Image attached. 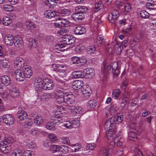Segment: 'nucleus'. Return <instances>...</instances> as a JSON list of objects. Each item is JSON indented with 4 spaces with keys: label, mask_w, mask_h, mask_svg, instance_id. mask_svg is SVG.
Listing matches in <instances>:
<instances>
[{
    "label": "nucleus",
    "mask_w": 156,
    "mask_h": 156,
    "mask_svg": "<svg viewBox=\"0 0 156 156\" xmlns=\"http://www.w3.org/2000/svg\"><path fill=\"white\" fill-rule=\"evenodd\" d=\"M33 123L32 122V121L31 119H27L25 122V126H27H27H31Z\"/></svg>",
    "instance_id": "nucleus-56"
},
{
    "label": "nucleus",
    "mask_w": 156,
    "mask_h": 156,
    "mask_svg": "<svg viewBox=\"0 0 156 156\" xmlns=\"http://www.w3.org/2000/svg\"><path fill=\"white\" fill-rule=\"evenodd\" d=\"M83 81L78 80L74 81L73 83L72 87L74 90H78L81 89L83 86Z\"/></svg>",
    "instance_id": "nucleus-19"
},
{
    "label": "nucleus",
    "mask_w": 156,
    "mask_h": 156,
    "mask_svg": "<svg viewBox=\"0 0 156 156\" xmlns=\"http://www.w3.org/2000/svg\"><path fill=\"white\" fill-rule=\"evenodd\" d=\"M61 17H58L55 20V22L54 23V26L55 27H58L60 26V23H59L61 22Z\"/></svg>",
    "instance_id": "nucleus-49"
},
{
    "label": "nucleus",
    "mask_w": 156,
    "mask_h": 156,
    "mask_svg": "<svg viewBox=\"0 0 156 156\" xmlns=\"http://www.w3.org/2000/svg\"><path fill=\"white\" fill-rule=\"evenodd\" d=\"M93 70L92 68H86L84 71V77L86 78H91L94 75Z\"/></svg>",
    "instance_id": "nucleus-18"
},
{
    "label": "nucleus",
    "mask_w": 156,
    "mask_h": 156,
    "mask_svg": "<svg viewBox=\"0 0 156 156\" xmlns=\"http://www.w3.org/2000/svg\"><path fill=\"white\" fill-rule=\"evenodd\" d=\"M24 60L20 57L17 58L14 62V66L16 68H20L24 66Z\"/></svg>",
    "instance_id": "nucleus-13"
},
{
    "label": "nucleus",
    "mask_w": 156,
    "mask_h": 156,
    "mask_svg": "<svg viewBox=\"0 0 156 156\" xmlns=\"http://www.w3.org/2000/svg\"><path fill=\"white\" fill-rule=\"evenodd\" d=\"M3 122L9 125H12L14 123V119L13 116L10 114H6L2 116Z\"/></svg>",
    "instance_id": "nucleus-6"
},
{
    "label": "nucleus",
    "mask_w": 156,
    "mask_h": 156,
    "mask_svg": "<svg viewBox=\"0 0 156 156\" xmlns=\"http://www.w3.org/2000/svg\"><path fill=\"white\" fill-rule=\"evenodd\" d=\"M148 2L146 3V6L148 9L155 10L156 4L154 2L151 0H149Z\"/></svg>",
    "instance_id": "nucleus-27"
},
{
    "label": "nucleus",
    "mask_w": 156,
    "mask_h": 156,
    "mask_svg": "<svg viewBox=\"0 0 156 156\" xmlns=\"http://www.w3.org/2000/svg\"><path fill=\"white\" fill-rule=\"evenodd\" d=\"M59 23H60V26H59V28L64 27H66L68 26L70 22L67 20H66L65 19H63L61 18V22Z\"/></svg>",
    "instance_id": "nucleus-26"
},
{
    "label": "nucleus",
    "mask_w": 156,
    "mask_h": 156,
    "mask_svg": "<svg viewBox=\"0 0 156 156\" xmlns=\"http://www.w3.org/2000/svg\"><path fill=\"white\" fill-rule=\"evenodd\" d=\"M56 92L59 94L65 95L69 91V88L65 84L62 83V85L58 84L56 88Z\"/></svg>",
    "instance_id": "nucleus-4"
},
{
    "label": "nucleus",
    "mask_w": 156,
    "mask_h": 156,
    "mask_svg": "<svg viewBox=\"0 0 156 156\" xmlns=\"http://www.w3.org/2000/svg\"><path fill=\"white\" fill-rule=\"evenodd\" d=\"M123 151L122 149L118 150L115 153L116 156H121L123 154Z\"/></svg>",
    "instance_id": "nucleus-64"
},
{
    "label": "nucleus",
    "mask_w": 156,
    "mask_h": 156,
    "mask_svg": "<svg viewBox=\"0 0 156 156\" xmlns=\"http://www.w3.org/2000/svg\"><path fill=\"white\" fill-rule=\"evenodd\" d=\"M2 22L4 26H8L12 23V21L9 17L5 16L3 18Z\"/></svg>",
    "instance_id": "nucleus-28"
},
{
    "label": "nucleus",
    "mask_w": 156,
    "mask_h": 156,
    "mask_svg": "<svg viewBox=\"0 0 156 156\" xmlns=\"http://www.w3.org/2000/svg\"><path fill=\"white\" fill-rule=\"evenodd\" d=\"M88 104L90 107L91 108L94 107L97 105V103L95 101L93 100L90 101L88 102Z\"/></svg>",
    "instance_id": "nucleus-48"
},
{
    "label": "nucleus",
    "mask_w": 156,
    "mask_h": 156,
    "mask_svg": "<svg viewBox=\"0 0 156 156\" xmlns=\"http://www.w3.org/2000/svg\"><path fill=\"white\" fill-rule=\"evenodd\" d=\"M50 149L51 151H53V152L57 151L60 152V146L55 145H51L50 147Z\"/></svg>",
    "instance_id": "nucleus-39"
},
{
    "label": "nucleus",
    "mask_w": 156,
    "mask_h": 156,
    "mask_svg": "<svg viewBox=\"0 0 156 156\" xmlns=\"http://www.w3.org/2000/svg\"><path fill=\"white\" fill-rule=\"evenodd\" d=\"M0 80L2 83L6 86H9L11 82L9 77L7 75H3L1 76Z\"/></svg>",
    "instance_id": "nucleus-14"
},
{
    "label": "nucleus",
    "mask_w": 156,
    "mask_h": 156,
    "mask_svg": "<svg viewBox=\"0 0 156 156\" xmlns=\"http://www.w3.org/2000/svg\"><path fill=\"white\" fill-rule=\"evenodd\" d=\"M75 12L83 14L87 12L88 9L85 6H78L75 8Z\"/></svg>",
    "instance_id": "nucleus-20"
},
{
    "label": "nucleus",
    "mask_w": 156,
    "mask_h": 156,
    "mask_svg": "<svg viewBox=\"0 0 156 156\" xmlns=\"http://www.w3.org/2000/svg\"><path fill=\"white\" fill-rule=\"evenodd\" d=\"M25 23L27 28L29 29L33 30L35 27V25L31 21H27Z\"/></svg>",
    "instance_id": "nucleus-33"
},
{
    "label": "nucleus",
    "mask_w": 156,
    "mask_h": 156,
    "mask_svg": "<svg viewBox=\"0 0 156 156\" xmlns=\"http://www.w3.org/2000/svg\"><path fill=\"white\" fill-rule=\"evenodd\" d=\"M63 118V116L61 114H56V115H55L54 117L52 118V119H51V124L58 125L60 123H62V121Z\"/></svg>",
    "instance_id": "nucleus-8"
},
{
    "label": "nucleus",
    "mask_w": 156,
    "mask_h": 156,
    "mask_svg": "<svg viewBox=\"0 0 156 156\" xmlns=\"http://www.w3.org/2000/svg\"><path fill=\"white\" fill-rule=\"evenodd\" d=\"M23 156H32V154L30 151H27L24 152Z\"/></svg>",
    "instance_id": "nucleus-62"
},
{
    "label": "nucleus",
    "mask_w": 156,
    "mask_h": 156,
    "mask_svg": "<svg viewBox=\"0 0 156 156\" xmlns=\"http://www.w3.org/2000/svg\"><path fill=\"white\" fill-rule=\"evenodd\" d=\"M81 90L83 94L85 96H90V94H91L92 92L90 88L87 87L85 86H83L81 88Z\"/></svg>",
    "instance_id": "nucleus-22"
},
{
    "label": "nucleus",
    "mask_w": 156,
    "mask_h": 156,
    "mask_svg": "<svg viewBox=\"0 0 156 156\" xmlns=\"http://www.w3.org/2000/svg\"><path fill=\"white\" fill-rule=\"evenodd\" d=\"M103 5L102 4L101 1H99L98 3H97L95 6L94 9L95 11L97 12L103 8Z\"/></svg>",
    "instance_id": "nucleus-36"
},
{
    "label": "nucleus",
    "mask_w": 156,
    "mask_h": 156,
    "mask_svg": "<svg viewBox=\"0 0 156 156\" xmlns=\"http://www.w3.org/2000/svg\"><path fill=\"white\" fill-rule=\"evenodd\" d=\"M3 8L4 10L9 12L12 11L13 9V8L12 5L8 4L4 5Z\"/></svg>",
    "instance_id": "nucleus-46"
},
{
    "label": "nucleus",
    "mask_w": 156,
    "mask_h": 156,
    "mask_svg": "<svg viewBox=\"0 0 156 156\" xmlns=\"http://www.w3.org/2000/svg\"><path fill=\"white\" fill-rule=\"evenodd\" d=\"M140 15L141 17L146 19L149 17V14L145 10H142L140 12Z\"/></svg>",
    "instance_id": "nucleus-43"
},
{
    "label": "nucleus",
    "mask_w": 156,
    "mask_h": 156,
    "mask_svg": "<svg viewBox=\"0 0 156 156\" xmlns=\"http://www.w3.org/2000/svg\"><path fill=\"white\" fill-rule=\"evenodd\" d=\"M68 32L67 29L65 28H62L58 32V33L60 35H65V34L67 32Z\"/></svg>",
    "instance_id": "nucleus-51"
},
{
    "label": "nucleus",
    "mask_w": 156,
    "mask_h": 156,
    "mask_svg": "<svg viewBox=\"0 0 156 156\" xmlns=\"http://www.w3.org/2000/svg\"><path fill=\"white\" fill-rule=\"evenodd\" d=\"M95 147V144H88V145L87 146V147H88V149L92 150L94 149Z\"/></svg>",
    "instance_id": "nucleus-63"
},
{
    "label": "nucleus",
    "mask_w": 156,
    "mask_h": 156,
    "mask_svg": "<svg viewBox=\"0 0 156 156\" xmlns=\"http://www.w3.org/2000/svg\"><path fill=\"white\" fill-rule=\"evenodd\" d=\"M22 152L20 150H16V151H14L12 154L11 156H22Z\"/></svg>",
    "instance_id": "nucleus-47"
},
{
    "label": "nucleus",
    "mask_w": 156,
    "mask_h": 156,
    "mask_svg": "<svg viewBox=\"0 0 156 156\" xmlns=\"http://www.w3.org/2000/svg\"><path fill=\"white\" fill-rule=\"evenodd\" d=\"M67 128H70L73 127L72 122L69 121H66V123L64 125Z\"/></svg>",
    "instance_id": "nucleus-59"
},
{
    "label": "nucleus",
    "mask_w": 156,
    "mask_h": 156,
    "mask_svg": "<svg viewBox=\"0 0 156 156\" xmlns=\"http://www.w3.org/2000/svg\"><path fill=\"white\" fill-rule=\"evenodd\" d=\"M111 152L109 151V149L108 150V149L105 147H102L100 150V153L103 155V156H108Z\"/></svg>",
    "instance_id": "nucleus-32"
},
{
    "label": "nucleus",
    "mask_w": 156,
    "mask_h": 156,
    "mask_svg": "<svg viewBox=\"0 0 156 156\" xmlns=\"http://www.w3.org/2000/svg\"><path fill=\"white\" fill-rule=\"evenodd\" d=\"M72 63L79 64V63L80 58L77 57H73L72 58Z\"/></svg>",
    "instance_id": "nucleus-50"
},
{
    "label": "nucleus",
    "mask_w": 156,
    "mask_h": 156,
    "mask_svg": "<svg viewBox=\"0 0 156 156\" xmlns=\"http://www.w3.org/2000/svg\"><path fill=\"white\" fill-rule=\"evenodd\" d=\"M23 70L24 78L26 77L27 78H29L32 75V71L31 70V68L30 66H24L23 68Z\"/></svg>",
    "instance_id": "nucleus-11"
},
{
    "label": "nucleus",
    "mask_w": 156,
    "mask_h": 156,
    "mask_svg": "<svg viewBox=\"0 0 156 156\" xmlns=\"http://www.w3.org/2000/svg\"><path fill=\"white\" fill-rule=\"evenodd\" d=\"M44 83V80H43L40 78H36L34 83L36 90L40 91L42 89H43V86H44L43 84Z\"/></svg>",
    "instance_id": "nucleus-7"
},
{
    "label": "nucleus",
    "mask_w": 156,
    "mask_h": 156,
    "mask_svg": "<svg viewBox=\"0 0 156 156\" xmlns=\"http://www.w3.org/2000/svg\"><path fill=\"white\" fill-rule=\"evenodd\" d=\"M101 70L105 76H106L110 73H113L114 77H117L119 73L118 69V65L117 62H114L110 64L109 66H103Z\"/></svg>",
    "instance_id": "nucleus-2"
},
{
    "label": "nucleus",
    "mask_w": 156,
    "mask_h": 156,
    "mask_svg": "<svg viewBox=\"0 0 156 156\" xmlns=\"http://www.w3.org/2000/svg\"><path fill=\"white\" fill-rule=\"evenodd\" d=\"M72 124L73 127H76V126H78L79 125V122L74 119L72 121Z\"/></svg>",
    "instance_id": "nucleus-57"
},
{
    "label": "nucleus",
    "mask_w": 156,
    "mask_h": 156,
    "mask_svg": "<svg viewBox=\"0 0 156 156\" xmlns=\"http://www.w3.org/2000/svg\"><path fill=\"white\" fill-rule=\"evenodd\" d=\"M84 73L80 71L75 72L73 73V76L75 78H83L84 76Z\"/></svg>",
    "instance_id": "nucleus-31"
},
{
    "label": "nucleus",
    "mask_w": 156,
    "mask_h": 156,
    "mask_svg": "<svg viewBox=\"0 0 156 156\" xmlns=\"http://www.w3.org/2000/svg\"><path fill=\"white\" fill-rule=\"evenodd\" d=\"M136 130L134 129L133 131H130L128 133V136L129 137H131L132 138H136V134L135 132Z\"/></svg>",
    "instance_id": "nucleus-45"
},
{
    "label": "nucleus",
    "mask_w": 156,
    "mask_h": 156,
    "mask_svg": "<svg viewBox=\"0 0 156 156\" xmlns=\"http://www.w3.org/2000/svg\"><path fill=\"white\" fill-rule=\"evenodd\" d=\"M56 101L58 104H61L62 103L65 102L64 95L61 94L59 96L58 95L56 97Z\"/></svg>",
    "instance_id": "nucleus-34"
},
{
    "label": "nucleus",
    "mask_w": 156,
    "mask_h": 156,
    "mask_svg": "<svg viewBox=\"0 0 156 156\" xmlns=\"http://www.w3.org/2000/svg\"><path fill=\"white\" fill-rule=\"evenodd\" d=\"M122 115H118L116 116H113L107 120L105 122L104 127L106 130L116 129L115 126L116 122L118 123L121 122L123 118Z\"/></svg>",
    "instance_id": "nucleus-3"
},
{
    "label": "nucleus",
    "mask_w": 156,
    "mask_h": 156,
    "mask_svg": "<svg viewBox=\"0 0 156 156\" xmlns=\"http://www.w3.org/2000/svg\"><path fill=\"white\" fill-rule=\"evenodd\" d=\"M61 14L62 16H67L70 13L69 11L67 9H63L61 11Z\"/></svg>",
    "instance_id": "nucleus-53"
},
{
    "label": "nucleus",
    "mask_w": 156,
    "mask_h": 156,
    "mask_svg": "<svg viewBox=\"0 0 156 156\" xmlns=\"http://www.w3.org/2000/svg\"><path fill=\"white\" fill-rule=\"evenodd\" d=\"M28 46L31 48H35L37 46V44L34 39H29L28 40Z\"/></svg>",
    "instance_id": "nucleus-29"
},
{
    "label": "nucleus",
    "mask_w": 156,
    "mask_h": 156,
    "mask_svg": "<svg viewBox=\"0 0 156 156\" xmlns=\"http://www.w3.org/2000/svg\"><path fill=\"white\" fill-rule=\"evenodd\" d=\"M49 139L53 142L56 141L57 140L56 136L54 134H51L48 135Z\"/></svg>",
    "instance_id": "nucleus-52"
},
{
    "label": "nucleus",
    "mask_w": 156,
    "mask_h": 156,
    "mask_svg": "<svg viewBox=\"0 0 156 156\" xmlns=\"http://www.w3.org/2000/svg\"><path fill=\"white\" fill-rule=\"evenodd\" d=\"M71 17L75 21H80L83 20L85 16L84 15L76 12L75 13L72 14Z\"/></svg>",
    "instance_id": "nucleus-15"
},
{
    "label": "nucleus",
    "mask_w": 156,
    "mask_h": 156,
    "mask_svg": "<svg viewBox=\"0 0 156 156\" xmlns=\"http://www.w3.org/2000/svg\"><path fill=\"white\" fill-rule=\"evenodd\" d=\"M62 41L63 43L66 44H71L75 42V38L71 35H65L62 38Z\"/></svg>",
    "instance_id": "nucleus-5"
},
{
    "label": "nucleus",
    "mask_w": 156,
    "mask_h": 156,
    "mask_svg": "<svg viewBox=\"0 0 156 156\" xmlns=\"http://www.w3.org/2000/svg\"><path fill=\"white\" fill-rule=\"evenodd\" d=\"M11 93V96L14 97H17L19 95V91L16 88H13Z\"/></svg>",
    "instance_id": "nucleus-41"
},
{
    "label": "nucleus",
    "mask_w": 156,
    "mask_h": 156,
    "mask_svg": "<svg viewBox=\"0 0 156 156\" xmlns=\"http://www.w3.org/2000/svg\"><path fill=\"white\" fill-rule=\"evenodd\" d=\"M118 16L112 15V14H109L108 16V19L110 22L113 23L116 20Z\"/></svg>",
    "instance_id": "nucleus-35"
},
{
    "label": "nucleus",
    "mask_w": 156,
    "mask_h": 156,
    "mask_svg": "<svg viewBox=\"0 0 156 156\" xmlns=\"http://www.w3.org/2000/svg\"><path fill=\"white\" fill-rule=\"evenodd\" d=\"M14 39L12 35L8 34L5 37L4 41L7 46H11L14 43Z\"/></svg>",
    "instance_id": "nucleus-10"
},
{
    "label": "nucleus",
    "mask_w": 156,
    "mask_h": 156,
    "mask_svg": "<svg viewBox=\"0 0 156 156\" xmlns=\"http://www.w3.org/2000/svg\"><path fill=\"white\" fill-rule=\"evenodd\" d=\"M44 15L45 18L48 19L53 17L56 18H56L58 17L57 15H56L55 12H53L50 10L45 11L44 13Z\"/></svg>",
    "instance_id": "nucleus-21"
},
{
    "label": "nucleus",
    "mask_w": 156,
    "mask_h": 156,
    "mask_svg": "<svg viewBox=\"0 0 156 156\" xmlns=\"http://www.w3.org/2000/svg\"><path fill=\"white\" fill-rule=\"evenodd\" d=\"M10 142L9 140H7L6 139H5L4 141L1 142L0 143V148H1V149L2 150V149H4L5 148V150L6 147L7 146L6 144L9 143Z\"/></svg>",
    "instance_id": "nucleus-37"
},
{
    "label": "nucleus",
    "mask_w": 156,
    "mask_h": 156,
    "mask_svg": "<svg viewBox=\"0 0 156 156\" xmlns=\"http://www.w3.org/2000/svg\"><path fill=\"white\" fill-rule=\"evenodd\" d=\"M16 79L19 81H23L24 79V75H22L21 69H18L15 70V72Z\"/></svg>",
    "instance_id": "nucleus-17"
},
{
    "label": "nucleus",
    "mask_w": 156,
    "mask_h": 156,
    "mask_svg": "<svg viewBox=\"0 0 156 156\" xmlns=\"http://www.w3.org/2000/svg\"><path fill=\"white\" fill-rule=\"evenodd\" d=\"M120 91L119 89L115 90L112 92V97L115 99H117L119 96Z\"/></svg>",
    "instance_id": "nucleus-44"
},
{
    "label": "nucleus",
    "mask_w": 156,
    "mask_h": 156,
    "mask_svg": "<svg viewBox=\"0 0 156 156\" xmlns=\"http://www.w3.org/2000/svg\"><path fill=\"white\" fill-rule=\"evenodd\" d=\"M70 148L67 146L62 145L60 146V152L63 154H67L68 153Z\"/></svg>",
    "instance_id": "nucleus-38"
},
{
    "label": "nucleus",
    "mask_w": 156,
    "mask_h": 156,
    "mask_svg": "<svg viewBox=\"0 0 156 156\" xmlns=\"http://www.w3.org/2000/svg\"><path fill=\"white\" fill-rule=\"evenodd\" d=\"M119 99L122 100L121 103V106L123 108L124 107L129 101L128 98L127 97L121 98H119Z\"/></svg>",
    "instance_id": "nucleus-42"
},
{
    "label": "nucleus",
    "mask_w": 156,
    "mask_h": 156,
    "mask_svg": "<svg viewBox=\"0 0 156 156\" xmlns=\"http://www.w3.org/2000/svg\"><path fill=\"white\" fill-rule=\"evenodd\" d=\"M10 66V62L6 60L1 61L0 67L1 68L4 69L8 68Z\"/></svg>",
    "instance_id": "nucleus-23"
},
{
    "label": "nucleus",
    "mask_w": 156,
    "mask_h": 156,
    "mask_svg": "<svg viewBox=\"0 0 156 156\" xmlns=\"http://www.w3.org/2000/svg\"><path fill=\"white\" fill-rule=\"evenodd\" d=\"M125 9L127 12H129L131 9V6L129 3H126L125 5Z\"/></svg>",
    "instance_id": "nucleus-55"
},
{
    "label": "nucleus",
    "mask_w": 156,
    "mask_h": 156,
    "mask_svg": "<svg viewBox=\"0 0 156 156\" xmlns=\"http://www.w3.org/2000/svg\"><path fill=\"white\" fill-rule=\"evenodd\" d=\"M87 51L88 54L94 56L96 54V50L95 47L93 46H90L87 49Z\"/></svg>",
    "instance_id": "nucleus-24"
},
{
    "label": "nucleus",
    "mask_w": 156,
    "mask_h": 156,
    "mask_svg": "<svg viewBox=\"0 0 156 156\" xmlns=\"http://www.w3.org/2000/svg\"><path fill=\"white\" fill-rule=\"evenodd\" d=\"M108 132L106 134V137L108 139V148L109 151H112L113 148L115 144V141L118 140L121 138L120 135L117 134V130L116 129L108 130Z\"/></svg>",
    "instance_id": "nucleus-1"
},
{
    "label": "nucleus",
    "mask_w": 156,
    "mask_h": 156,
    "mask_svg": "<svg viewBox=\"0 0 156 156\" xmlns=\"http://www.w3.org/2000/svg\"><path fill=\"white\" fill-rule=\"evenodd\" d=\"M86 31V30L84 27L79 26L75 28L74 32L75 34L80 35L84 34Z\"/></svg>",
    "instance_id": "nucleus-16"
},
{
    "label": "nucleus",
    "mask_w": 156,
    "mask_h": 156,
    "mask_svg": "<svg viewBox=\"0 0 156 156\" xmlns=\"http://www.w3.org/2000/svg\"><path fill=\"white\" fill-rule=\"evenodd\" d=\"M87 61V59L86 58L83 57L81 58H80L79 63L80 64V65H83Z\"/></svg>",
    "instance_id": "nucleus-58"
},
{
    "label": "nucleus",
    "mask_w": 156,
    "mask_h": 156,
    "mask_svg": "<svg viewBox=\"0 0 156 156\" xmlns=\"http://www.w3.org/2000/svg\"><path fill=\"white\" fill-rule=\"evenodd\" d=\"M13 44H14L16 47L20 48L23 46V41L16 38H14Z\"/></svg>",
    "instance_id": "nucleus-30"
},
{
    "label": "nucleus",
    "mask_w": 156,
    "mask_h": 156,
    "mask_svg": "<svg viewBox=\"0 0 156 156\" xmlns=\"http://www.w3.org/2000/svg\"><path fill=\"white\" fill-rule=\"evenodd\" d=\"M64 65H58V68L56 70V72L64 73L66 71L65 69H64Z\"/></svg>",
    "instance_id": "nucleus-40"
},
{
    "label": "nucleus",
    "mask_w": 156,
    "mask_h": 156,
    "mask_svg": "<svg viewBox=\"0 0 156 156\" xmlns=\"http://www.w3.org/2000/svg\"><path fill=\"white\" fill-rule=\"evenodd\" d=\"M59 0H46L45 1L46 4L49 6L50 8H52L54 7V6L56 5L55 3H58L57 2Z\"/></svg>",
    "instance_id": "nucleus-25"
},
{
    "label": "nucleus",
    "mask_w": 156,
    "mask_h": 156,
    "mask_svg": "<svg viewBox=\"0 0 156 156\" xmlns=\"http://www.w3.org/2000/svg\"><path fill=\"white\" fill-rule=\"evenodd\" d=\"M25 112L23 111L20 110L18 111L17 114V116L18 118L20 120V118H21L23 113Z\"/></svg>",
    "instance_id": "nucleus-61"
},
{
    "label": "nucleus",
    "mask_w": 156,
    "mask_h": 156,
    "mask_svg": "<svg viewBox=\"0 0 156 156\" xmlns=\"http://www.w3.org/2000/svg\"><path fill=\"white\" fill-rule=\"evenodd\" d=\"M65 102L68 104H71L75 101L74 96L70 92H68L64 95Z\"/></svg>",
    "instance_id": "nucleus-9"
},
{
    "label": "nucleus",
    "mask_w": 156,
    "mask_h": 156,
    "mask_svg": "<svg viewBox=\"0 0 156 156\" xmlns=\"http://www.w3.org/2000/svg\"><path fill=\"white\" fill-rule=\"evenodd\" d=\"M40 119L38 115H36V117L34 118V122L35 124L37 125H39L41 123V121L40 120Z\"/></svg>",
    "instance_id": "nucleus-54"
},
{
    "label": "nucleus",
    "mask_w": 156,
    "mask_h": 156,
    "mask_svg": "<svg viewBox=\"0 0 156 156\" xmlns=\"http://www.w3.org/2000/svg\"><path fill=\"white\" fill-rule=\"evenodd\" d=\"M44 86H43V90H49L52 89L54 87L53 82L48 79L44 80Z\"/></svg>",
    "instance_id": "nucleus-12"
},
{
    "label": "nucleus",
    "mask_w": 156,
    "mask_h": 156,
    "mask_svg": "<svg viewBox=\"0 0 156 156\" xmlns=\"http://www.w3.org/2000/svg\"><path fill=\"white\" fill-rule=\"evenodd\" d=\"M103 38L102 37H100L99 36L97 37V43H98V45H101L102 43V41L103 40Z\"/></svg>",
    "instance_id": "nucleus-60"
}]
</instances>
